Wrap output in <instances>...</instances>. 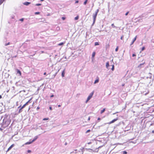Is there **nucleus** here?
Wrapping results in <instances>:
<instances>
[{"instance_id":"1","label":"nucleus","mask_w":154,"mask_h":154,"mask_svg":"<svg viewBox=\"0 0 154 154\" xmlns=\"http://www.w3.org/2000/svg\"><path fill=\"white\" fill-rule=\"evenodd\" d=\"M93 94L94 92H92L91 94H90L89 96L87 98V100L85 102L86 103H87L88 102L91 98L92 97L93 95Z\"/></svg>"},{"instance_id":"2","label":"nucleus","mask_w":154,"mask_h":154,"mask_svg":"<svg viewBox=\"0 0 154 154\" xmlns=\"http://www.w3.org/2000/svg\"><path fill=\"white\" fill-rule=\"evenodd\" d=\"M97 15V14L95 13L94 14H93V23L92 24V25H93L95 23Z\"/></svg>"},{"instance_id":"3","label":"nucleus","mask_w":154,"mask_h":154,"mask_svg":"<svg viewBox=\"0 0 154 154\" xmlns=\"http://www.w3.org/2000/svg\"><path fill=\"white\" fill-rule=\"evenodd\" d=\"M118 118H117L116 119H114L112 121H111L110 122H109V123H108V124H110L112 123H113L115 122H116V121L117 120H118Z\"/></svg>"},{"instance_id":"4","label":"nucleus","mask_w":154,"mask_h":154,"mask_svg":"<svg viewBox=\"0 0 154 154\" xmlns=\"http://www.w3.org/2000/svg\"><path fill=\"white\" fill-rule=\"evenodd\" d=\"M4 120H5V119H3V122H2V127L3 128H5V127H7V125H6V126L4 125Z\"/></svg>"},{"instance_id":"5","label":"nucleus","mask_w":154,"mask_h":154,"mask_svg":"<svg viewBox=\"0 0 154 154\" xmlns=\"http://www.w3.org/2000/svg\"><path fill=\"white\" fill-rule=\"evenodd\" d=\"M14 146V144H12L8 149V150L7 151H8L10 150L11 149L13 148Z\"/></svg>"},{"instance_id":"6","label":"nucleus","mask_w":154,"mask_h":154,"mask_svg":"<svg viewBox=\"0 0 154 154\" xmlns=\"http://www.w3.org/2000/svg\"><path fill=\"white\" fill-rule=\"evenodd\" d=\"M31 3L30 2H25L24 3H23V5H25L26 6H28Z\"/></svg>"},{"instance_id":"7","label":"nucleus","mask_w":154,"mask_h":154,"mask_svg":"<svg viewBox=\"0 0 154 154\" xmlns=\"http://www.w3.org/2000/svg\"><path fill=\"white\" fill-rule=\"evenodd\" d=\"M137 36H136L133 39L132 42L131 44V45H132L134 43V42L136 41L137 39Z\"/></svg>"},{"instance_id":"8","label":"nucleus","mask_w":154,"mask_h":154,"mask_svg":"<svg viewBox=\"0 0 154 154\" xmlns=\"http://www.w3.org/2000/svg\"><path fill=\"white\" fill-rule=\"evenodd\" d=\"M109 62H107L106 63V68L107 69H109Z\"/></svg>"},{"instance_id":"9","label":"nucleus","mask_w":154,"mask_h":154,"mask_svg":"<svg viewBox=\"0 0 154 154\" xmlns=\"http://www.w3.org/2000/svg\"><path fill=\"white\" fill-rule=\"evenodd\" d=\"M38 138V136H35V137L34 139L32 140V142H34Z\"/></svg>"},{"instance_id":"10","label":"nucleus","mask_w":154,"mask_h":154,"mask_svg":"<svg viewBox=\"0 0 154 154\" xmlns=\"http://www.w3.org/2000/svg\"><path fill=\"white\" fill-rule=\"evenodd\" d=\"M95 52H93L92 55V59L94 58V57L95 56Z\"/></svg>"},{"instance_id":"11","label":"nucleus","mask_w":154,"mask_h":154,"mask_svg":"<svg viewBox=\"0 0 154 154\" xmlns=\"http://www.w3.org/2000/svg\"><path fill=\"white\" fill-rule=\"evenodd\" d=\"M65 70V69H64V70L62 72L61 75H62V77H64V76Z\"/></svg>"},{"instance_id":"12","label":"nucleus","mask_w":154,"mask_h":154,"mask_svg":"<svg viewBox=\"0 0 154 154\" xmlns=\"http://www.w3.org/2000/svg\"><path fill=\"white\" fill-rule=\"evenodd\" d=\"M32 143H33V142H32V141H31L28 142L26 143H25V144H26V145L29 144H31Z\"/></svg>"},{"instance_id":"13","label":"nucleus","mask_w":154,"mask_h":154,"mask_svg":"<svg viewBox=\"0 0 154 154\" xmlns=\"http://www.w3.org/2000/svg\"><path fill=\"white\" fill-rule=\"evenodd\" d=\"M111 26L113 28H115L116 29L117 28V27L115 26L113 23H112L111 24Z\"/></svg>"},{"instance_id":"14","label":"nucleus","mask_w":154,"mask_h":154,"mask_svg":"<svg viewBox=\"0 0 154 154\" xmlns=\"http://www.w3.org/2000/svg\"><path fill=\"white\" fill-rule=\"evenodd\" d=\"M105 108L103 109V110H102L101 111H100V113L101 114H102L103 112H104L105 111Z\"/></svg>"},{"instance_id":"15","label":"nucleus","mask_w":154,"mask_h":154,"mask_svg":"<svg viewBox=\"0 0 154 154\" xmlns=\"http://www.w3.org/2000/svg\"><path fill=\"white\" fill-rule=\"evenodd\" d=\"M99 82V79H97L95 80V81L94 82V84H95L97 83H98Z\"/></svg>"},{"instance_id":"16","label":"nucleus","mask_w":154,"mask_h":154,"mask_svg":"<svg viewBox=\"0 0 154 154\" xmlns=\"http://www.w3.org/2000/svg\"><path fill=\"white\" fill-rule=\"evenodd\" d=\"M5 0H0V5H1Z\"/></svg>"},{"instance_id":"17","label":"nucleus","mask_w":154,"mask_h":154,"mask_svg":"<svg viewBox=\"0 0 154 154\" xmlns=\"http://www.w3.org/2000/svg\"><path fill=\"white\" fill-rule=\"evenodd\" d=\"M17 73L19 74L20 75H21V72L19 70H18V69L17 70Z\"/></svg>"},{"instance_id":"18","label":"nucleus","mask_w":154,"mask_h":154,"mask_svg":"<svg viewBox=\"0 0 154 154\" xmlns=\"http://www.w3.org/2000/svg\"><path fill=\"white\" fill-rule=\"evenodd\" d=\"M59 71V70H58V71H57V72H56L55 74H54L53 75V78H54L56 76V75H57L58 72Z\"/></svg>"},{"instance_id":"19","label":"nucleus","mask_w":154,"mask_h":154,"mask_svg":"<svg viewBox=\"0 0 154 154\" xmlns=\"http://www.w3.org/2000/svg\"><path fill=\"white\" fill-rule=\"evenodd\" d=\"M79 18V16H77L76 17H75L74 18L75 20H77Z\"/></svg>"},{"instance_id":"20","label":"nucleus","mask_w":154,"mask_h":154,"mask_svg":"<svg viewBox=\"0 0 154 154\" xmlns=\"http://www.w3.org/2000/svg\"><path fill=\"white\" fill-rule=\"evenodd\" d=\"M22 109H21V107L20 108V109H19V111H18V112L19 113H20L21 112H22Z\"/></svg>"},{"instance_id":"21","label":"nucleus","mask_w":154,"mask_h":154,"mask_svg":"<svg viewBox=\"0 0 154 154\" xmlns=\"http://www.w3.org/2000/svg\"><path fill=\"white\" fill-rule=\"evenodd\" d=\"M99 45V44L98 42H95V44H94V45L95 46L98 45Z\"/></svg>"},{"instance_id":"22","label":"nucleus","mask_w":154,"mask_h":154,"mask_svg":"<svg viewBox=\"0 0 154 154\" xmlns=\"http://www.w3.org/2000/svg\"><path fill=\"white\" fill-rule=\"evenodd\" d=\"M87 1H88V0H85V1L84 2V5H86V4L87 2Z\"/></svg>"},{"instance_id":"23","label":"nucleus","mask_w":154,"mask_h":154,"mask_svg":"<svg viewBox=\"0 0 154 154\" xmlns=\"http://www.w3.org/2000/svg\"><path fill=\"white\" fill-rule=\"evenodd\" d=\"M10 44V43L9 42L8 43H5V46H7Z\"/></svg>"},{"instance_id":"24","label":"nucleus","mask_w":154,"mask_h":154,"mask_svg":"<svg viewBox=\"0 0 154 154\" xmlns=\"http://www.w3.org/2000/svg\"><path fill=\"white\" fill-rule=\"evenodd\" d=\"M114 65H113L112 66V67L111 69L112 71H113L114 70Z\"/></svg>"},{"instance_id":"25","label":"nucleus","mask_w":154,"mask_h":154,"mask_svg":"<svg viewBox=\"0 0 154 154\" xmlns=\"http://www.w3.org/2000/svg\"><path fill=\"white\" fill-rule=\"evenodd\" d=\"M127 152L126 151H123L122 152L123 154H127Z\"/></svg>"},{"instance_id":"26","label":"nucleus","mask_w":154,"mask_h":154,"mask_svg":"<svg viewBox=\"0 0 154 154\" xmlns=\"http://www.w3.org/2000/svg\"><path fill=\"white\" fill-rule=\"evenodd\" d=\"M99 11V10L98 9H97V10L95 12V14H97Z\"/></svg>"},{"instance_id":"27","label":"nucleus","mask_w":154,"mask_h":154,"mask_svg":"<svg viewBox=\"0 0 154 154\" xmlns=\"http://www.w3.org/2000/svg\"><path fill=\"white\" fill-rule=\"evenodd\" d=\"M64 44V43L63 42H61L60 43H59L58 44V45L59 46H61L63 45Z\"/></svg>"},{"instance_id":"28","label":"nucleus","mask_w":154,"mask_h":154,"mask_svg":"<svg viewBox=\"0 0 154 154\" xmlns=\"http://www.w3.org/2000/svg\"><path fill=\"white\" fill-rule=\"evenodd\" d=\"M98 149L96 148L95 150H93V151L94 152H98Z\"/></svg>"},{"instance_id":"29","label":"nucleus","mask_w":154,"mask_h":154,"mask_svg":"<svg viewBox=\"0 0 154 154\" xmlns=\"http://www.w3.org/2000/svg\"><path fill=\"white\" fill-rule=\"evenodd\" d=\"M26 106L25 104L23 105V106L21 107V109H23V108H24Z\"/></svg>"},{"instance_id":"30","label":"nucleus","mask_w":154,"mask_h":154,"mask_svg":"<svg viewBox=\"0 0 154 154\" xmlns=\"http://www.w3.org/2000/svg\"><path fill=\"white\" fill-rule=\"evenodd\" d=\"M41 5V4H37L35 5L36 6H40Z\"/></svg>"},{"instance_id":"31","label":"nucleus","mask_w":154,"mask_h":154,"mask_svg":"<svg viewBox=\"0 0 154 154\" xmlns=\"http://www.w3.org/2000/svg\"><path fill=\"white\" fill-rule=\"evenodd\" d=\"M118 47H117L115 49V51H117L118 50Z\"/></svg>"},{"instance_id":"32","label":"nucleus","mask_w":154,"mask_h":154,"mask_svg":"<svg viewBox=\"0 0 154 154\" xmlns=\"http://www.w3.org/2000/svg\"><path fill=\"white\" fill-rule=\"evenodd\" d=\"M145 49V48L144 47H143L142 48V49H141V51H143Z\"/></svg>"},{"instance_id":"33","label":"nucleus","mask_w":154,"mask_h":154,"mask_svg":"<svg viewBox=\"0 0 154 154\" xmlns=\"http://www.w3.org/2000/svg\"><path fill=\"white\" fill-rule=\"evenodd\" d=\"M90 130H88L86 131V133H88V132H90Z\"/></svg>"},{"instance_id":"34","label":"nucleus","mask_w":154,"mask_h":154,"mask_svg":"<svg viewBox=\"0 0 154 154\" xmlns=\"http://www.w3.org/2000/svg\"><path fill=\"white\" fill-rule=\"evenodd\" d=\"M24 19L23 18H21L20 20L21 21H23Z\"/></svg>"},{"instance_id":"35","label":"nucleus","mask_w":154,"mask_h":154,"mask_svg":"<svg viewBox=\"0 0 154 154\" xmlns=\"http://www.w3.org/2000/svg\"><path fill=\"white\" fill-rule=\"evenodd\" d=\"M39 14V12H35V14Z\"/></svg>"},{"instance_id":"36","label":"nucleus","mask_w":154,"mask_h":154,"mask_svg":"<svg viewBox=\"0 0 154 154\" xmlns=\"http://www.w3.org/2000/svg\"><path fill=\"white\" fill-rule=\"evenodd\" d=\"M32 98H31V99H30L27 102L28 103H30V101L32 100Z\"/></svg>"},{"instance_id":"37","label":"nucleus","mask_w":154,"mask_h":154,"mask_svg":"<svg viewBox=\"0 0 154 154\" xmlns=\"http://www.w3.org/2000/svg\"><path fill=\"white\" fill-rule=\"evenodd\" d=\"M31 152V151L30 150H28L27 151V152L28 153H30Z\"/></svg>"},{"instance_id":"38","label":"nucleus","mask_w":154,"mask_h":154,"mask_svg":"<svg viewBox=\"0 0 154 154\" xmlns=\"http://www.w3.org/2000/svg\"><path fill=\"white\" fill-rule=\"evenodd\" d=\"M62 19L63 20H65V18L64 17H62Z\"/></svg>"},{"instance_id":"39","label":"nucleus","mask_w":154,"mask_h":154,"mask_svg":"<svg viewBox=\"0 0 154 154\" xmlns=\"http://www.w3.org/2000/svg\"><path fill=\"white\" fill-rule=\"evenodd\" d=\"M128 13H129V12H127L125 14V15L126 16L127 15H128Z\"/></svg>"},{"instance_id":"40","label":"nucleus","mask_w":154,"mask_h":154,"mask_svg":"<svg viewBox=\"0 0 154 154\" xmlns=\"http://www.w3.org/2000/svg\"><path fill=\"white\" fill-rule=\"evenodd\" d=\"M3 118V116H1L0 118V121H1V119H2Z\"/></svg>"},{"instance_id":"41","label":"nucleus","mask_w":154,"mask_h":154,"mask_svg":"<svg viewBox=\"0 0 154 154\" xmlns=\"http://www.w3.org/2000/svg\"><path fill=\"white\" fill-rule=\"evenodd\" d=\"M136 56V54H132V56H133V57H134Z\"/></svg>"},{"instance_id":"42","label":"nucleus","mask_w":154,"mask_h":154,"mask_svg":"<svg viewBox=\"0 0 154 154\" xmlns=\"http://www.w3.org/2000/svg\"><path fill=\"white\" fill-rule=\"evenodd\" d=\"M79 2V1L78 0H76L75 1V3H77Z\"/></svg>"},{"instance_id":"43","label":"nucleus","mask_w":154,"mask_h":154,"mask_svg":"<svg viewBox=\"0 0 154 154\" xmlns=\"http://www.w3.org/2000/svg\"><path fill=\"white\" fill-rule=\"evenodd\" d=\"M28 103H28V102H26L25 104H25L26 106V105H27L28 104Z\"/></svg>"},{"instance_id":"44","label":"nucleus","mask_w":154,"mask_h":154,"mask_svg":"<svg viewBox=\"0 0 154 154\" xmlns=\"http://www.w3.org/2000/svg\"><path fill=\"white\" fill-rule=\"evenodd\" d=\"M48 119H46V118H44L43 119V120H48Z\"/></svg>"},{"instance_id":"45","label":"nucleus","mask_w":154,"mask_h":154,"mask_svg":"<svg viewBox=\"0 0 154 154\" xmlns=\"http://www.w3.org/2000/svg\"><path fill=\"white\" fill-rule=\"evenodd\" d=\"M40 109V107L38 106L37 107V110H38V109Z\"/></svg>"},{"instance_id":"46","label":"nucleus","mask_w":154,"mask_h":154,"mask_svg":"<svg viewBox=\"0 0 154 154\" xmlns=\"http://www.w3.org/2000/svg\"><path fill=\"white\" fill-rule=\"evenodd\" d=\"M49 109H50L51 110H52V108L50 106V107H49Z\"/></svg>"},{"instance_id":"47","label":"nucleus","mask_w":154,"mask_h":154,"mask_svg":"<svg viewBox=\"0 0 154 154\" xmlns=\"http://www.w3.org/2000/svg\"><path fill=\"white\" fill-rule=\"evenodd\" d=\"M123 36H122L121 37V38L120 39H121V40H122V39H123Z\"/></svg>"},{"instance_id":"48","label":"nucleus","mask_w":154,"mask_h":154,"mask_svg":"<svg viewBox=\"0 0 154 154\" xmlns=\"http://www.w3.org/2000/svg\"><path fill=\"white\" fill-rule=\"evenodd\" d=\"M54 95H51V96H50V97H54Z\"/></svg>"},{"instance_id":"49","label":"nucleus","mask_w":154,"mask_h":154,"mask_svg":"<svg viewBox=\"0 0 154 154\" xmlns=\"http://www.w3.org/2000/svg\"><path fill=\"white\" fill-rule=\"evenodd\" d=\"M90 117H89L88 119V121H89L90 120Z\"/></svg>"},{"instance_id":"50","label":"nucleus","mask_w":154,"mask_h":154,"mask_svg":"<svg viewBox=\"0 0 154 154\" xmlns=\"http://www.w3.org/2000/svg\"><path fill=\"white\" fill-rule=\"evenodd\" d=\"M97 120H100V118H98L97 119Z\"/></svg>"},{"instance_id":"51","label":"nucleus","mask_w":154,"mask_h":154,"mask_svg":"<svg viewBox=\"0 0 154 154\" xmlns=\"http://www.w3.org/2000/svg\"><path fill=\"white\" fill-rule=\"evenodd\" d=\"M58 107H60L61 106V105H58Z\"/></svg>"},{"instance_id":"52","label":"nucleus","mask_w":154,"mask_h":154,"mask_svg":"<svg viewBox=\"0 0 154 154\" xmlns=\"http://www.w3.org/2000/svg\"><path fill=\"white\" fill-rule=\"evenodd\" d=\"M46 72H44V75H46Z\"/></svg>"},{"instance_id":"53","label":"nucleus","mask_w":154,"mask_h":154,"mask_svg":"<svg viewBox=\"0 0 154 154\" xmlns=\"http://www.w3.org/2000/svg\"><path fill=\"white\" fill-rule=\"evenodd\" d=\"M118 112H116V113H113V115H114V114H116V113H118Z\"/></svg>"},{"instance_id":"54","label":"nucleus","mask_w":154,"mask_h":154,"mask_svg":"<svg viewBox=\"0 0 154 154\" xmlns=\"http://www.w3.org/2000/svg\"><path fill=\"white\" fill-rule=\"evenodd\" d=\"M152 133H153V134H154V131H152Z\"/></svg>"},{"instance_id":"55","label":"nucleus","mask_w":154,"mask_h":154,"mask_svg":"<svg viewBox=\"0 0 154 154\" xmlns=\"http://www.w3.org/2000/svg\"><path fill=\"white\" fill-rule=\"evenodd\" d=\"M2 98V96L1 95H0V99H1Z\"/></svg>"},{"instance_id":"56","label":"nucleus","mask_w":154,"mask_h":154,"mask_svg":"<svg viewBox=\"0 0 154 154\" xmlns=\"http://www.w3.org/2000/svg\"><path fill=\"white\" fill-rule=\"evenodd\" d=\"M88 150H91V151H92V149H88Z\"/></svg>"},{"instance_id":"57","label":"nucleus","mask_w":154,"mask_h":154,"mask_svg":"<svg viewBox=\"0 0 154 154\" xmlns=\"http://www.w3.org/2000/svg\"><path fill=\"white\" fill-rule=\"evenodd\" d=\"M21 106H19V107H18V108H20L21 107Z\"/></svg>"},{"instance_id":"58","label":"nucleus","mask_w":154,"mask_h":154,"mask_svg":"<svg viewBox=\"0 0 154 154\" xmlns=\"http://www.w3.org/2000/svg\"><path fill=\"white\" fill-rule=\"evenodd\" d=\"M44 1V0H41L40 1L41 2H42V1Z\"/></svg>"},{"instance_id":"59","label":"nucleus","mask_w":154,"mask_h":154,"mask_svg":"<svg viewBox=\"0 0 154 154\" xmlns=\"http://www.w3.org/2000/svg\"><path fill=\"white\" fill-rule=\"evenodd\" d=\"M124 85V84H123L122 85V86H123Z\"/></svg>"},{"instance_id":"60","label":"nucleus","mask_w":154,"mask_h":154,"mask_svg":"<svg viewBox=\"0 0 154 154\" xmlns=\"http://www.w3.org/2000/svg\"><path fill=\"white\" fill-rule=\"evenodd\" d=\"M143 64H140V66H141V65H143Z\"/></svg>"},{"instance_id":"61","label":"nucleus","mask_w":154,"mask_h":154,"mask_svg":"<svg viewBox=\"0 0 154 154\" xmlns=\"http://www.w3.org/2000/svg\"><path fill=\"white\" fill-rule=\"evenodd\" d=\"M66 144H67V143H65V145H66Z\"/></svg>"},{"instance_id":"62","label":"nucleus","mask_w":154,"mask_h":154,"mask_svg":"<svg viewBox=\"0 0 154 154\" xmlns=\"http://www.w3.org/2000/svg\"><path fill=\"white\" fill-rule=\"evenodd\" d=\"M0 129L1 130H2V129H1V128H0Z\"/></svg>"},{"instance_id":"63","label":"nucleus","mask_w":154,"mask_h":154,"mask_svg":"<svg viewBox=\"0 0 154 154\" xmlns=\"http://www.w3.org/2000/svg\"><path fill=\"white\" fill-rule=\"evenodd\" d=\"M46 132V131H45L44 133H45Z\"/></svg>"},{"instance_id":"64","label":"nucleus","mask_w":154,"mask_h":154,"mask_svg":"<svg viewBox=\"0 0 154 154\" xmlns=\"http://www.w3.org/2000/svg\"><path fill=\"white\" fill-rule=\"evenodd\" d=\"M149 74H151V73H149Z\"/></svg>"}]
</instances>
